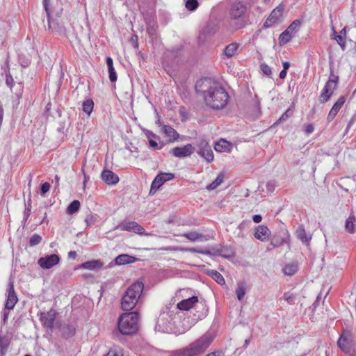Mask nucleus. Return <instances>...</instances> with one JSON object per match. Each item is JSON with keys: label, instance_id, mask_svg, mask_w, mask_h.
Segmentation results:
<instances>
[{"label": "nucleus", "instance_id": "aec40b11", "mask_svg": "<svg viewBox=\"0 0 356 356\" xmlns=\"http://www.w3.org/2000/svg\"><path fill=\"white\" fill-rule=\"evenodd\" d=\"M101 177L108 185H114L119 181L118 176L109 170H104L101 174Z\"/></svg>", "mask_w": 356, "mask_h": 356}, {"label": "nucleus", "instance_id": "dca6fc26", "mask_svg": "<svg viewBox=\"0 0 356 356\" xmlns=\"http://www.w3.org/2000/svg\"><path fill=\"white\" fill-rule=\"evenodd\" d=\"M246 11V6L241 2L234 3L229 9V15L232 19H236L241 17Z\"/></svg>", "mask_w": 356, "mask_h": 356}, {"label": "nucleus", "instance_id": "a18cd8bd", "mask_svg": "<svg viewBox=\"0 0 356 356\" xmlns=\"http://www.w3.org/2000/svg\"><path fill=\"white\" fill-rule=\"evenodd\" d=\"M42 241V237L38 234H34L31 236L29 240V245L33 247L38 245Z\"/></svg>", "mask_w": 356, "mask_h": 356}, {"label": "nucleus", "instance_id": "c9c22d12", "mask_svg": "<svg viewBox=\"0 0 356 356\" xmlns=\"http://www.w3.org/2000/svg\"><path fill=\"white\" fill-rule=\"evenodd\" d=\"M147 137L149 140V146L154 149H161V146H159L157 142L155 140L156 138H157V136L153 134L152 132L149 131L147 134Z\"/></svg>", "mask_w": 356, "mask_h": 356}, {"label": "nucleus", "instance_id": "58836bf2", "mask_svg": "<svg viewBox=\"0 0 356 356\" xmlns=\"http://www.w3.org/2000/svg\"><path fill=\"white\" fill-rule=\"evenodd\" d=\"M80 202L79 200L72 201L67 208V213L68 214L76 213L80 209Z\"/></svg>", "mask_w": 356, "mask_h": 356}, {"label": "nucleus", "instance_id": "bb28decb", "mask_svg": "<svg viewBox=\"0 0 356 356\" xmlns=\"http://www.w3.org/2000/svg\"><path fill=\"white\" fill-rule=\"evenodd\" d=\"M216 31V29L213 26L208 25L205 26L199 36V40L204 41L208 37L213 35Z\"/></svg>", "mask_w": 356, "mask_h": 356}, {"label": "nucleus", "instance_id": "1a4fd4ad", "mask_svg": "<svg viewBox=\"0 0 356 356\" xmlns=\"http://www.w3.org/2000/svg\"><path fill=\"white\" fill-rule=\"evenodd\" d=\"M175 178V175L173 173H167V172H161L156 176L154 179L153 180L151 188L150 193H154L165 182L167 181L172 180Z\"/></svg>", "mask_w": 356, "mask_h": 356}, {"label": "nucleus", "instance_id": "4468645a", "mask_svg": "<svg viewBox=\"0 0 356 356\" xmlns=\"http://www.w3.org/2000/svg\"><path fill=\"white\" fill-rule=\"evenodd\" d=\"M282 17V8L280 7H277L275 8L269 17L266 19V21L264 24V27L268 28L272 26L275 24H278L281 22Z\"/></svg>", "mask_w": 356, "mask_h": 356}, {"label": "nucleus", "instance_id": "473e14b6", "mask_svg": "<svg viewBox=\"0 0 356 356\" xmlns=\"http://www.w3.org/2000/svg\"><path fill=\"white\" fill-rule=\"evenodd\" d=\"M47 19L49 29L56 32L62 31V26L59 25L56 19H52L50 15L47 16Z\"/></svg>", "mask_w": 356, "mask_h": 356}, {"label": "nucleus", "instance_id": "393cba45", "mask_svg": "<svg viewBox=\"0 0 356 356\" xmlns=\"http://www.w3.org/2000/svg\"><path fill=\"white\" fill-rule=\"evenodd\" d=\"M136 261V258L134 257L130 256L129 254H122L118 255L115 259V261L117 265H124L131 264Z\"/></svg>", "mask_w": 356, "mask_h": 356}, {"label": "nucleus", "instance_id": "b1692460", "mask_svg": "<svg viewBox=\"0 0 356 356\" xmlns=\"http://www.w3.org/2000/svg\"><path fill=\"white\" fill-rule=\"evenodd\" d=\"M181 236L192 242H195L197 241H207V238L205 236L197 232H190L184 233Z\"/></svg>", "mask_w": 356, "mask_h": 356}, {"label": "nucleus", "instance_id": "13d9d810", "mask_svg": "<svg viewBox=\"0 0 356 356\" xmlns=\"http://www.w3.org/2000/svg\"><path fill=\"white\" fill-rule=\"evenodd\" d=\"M104 356H121L116 350H111Z\"/></svg>", "mask_w": 356, "mask_h": 356}, {"label": "nucleus", "instance_id": "a211bd4d", "mask_svg": "<svg viewBox=\"0 0 356 356\" xmlns=\"http://www.w3.org/2000/svg\"><path fill=\"white\" fill-rule=\"evenodd\" d=\"M337 344L339 347L346 353L350 354L351 352L353 341L351 338L349 336H346L344 334L341 335L338 341Z\"/></svg>", "mask_w": 356, "mask_h": 356}, {"label": "nucleus", "instance_id": "774afa93", "mask_svg": "<svg viewBox=\"0 0 356 356\" xmlns=\"http://www.w3.org/2000/svg\"><path fill=\"white\" fill-rule=\"evenodd\" d=\"M206 356H219V353H217L216 352H213V353L207 355Z\"/></svg>", "mask_w": 356, "mask_h": 356}, {"label": "nucleus", "instance_id": "9b49d317", "mask_svg": "<svg viewBox=\"0 0 356 356\" xmlns=\"http://www.w3.org/2000/svg\"><path fill=\"white\" fill-rule=\"evenodd\" d=\"M195 151L191 144H187L183 147H175L169 151V154L177 158L190 156Z\"/></svg>", "mask_w": 356, "mask_h": 356}, {"label": "nucleus", "instance_id": "09e8293b", "mask_svg": "<svg viewBox=\"0 0 356 356\" xmlns=\"http://www.w3.org/2000/svg\"><path fill=\"white\" fill-rule=\"evenodd\" d=\"M260 68H261L262 72L265 75H266V76L271 75V74H272L271 67L270 66H268L267 64H266V63L261 64Z\"/></svg>", "mask_w": 356, "mask_h": 356}, {"label": "nucleus", "instance_id": "f257e3e1", "mask_svg": "<svg viewBox=\"0 0 356 356\" xmlns=\"http://www.w3.org/2000/svg\"><path fill=\"white\" fill-rule=\"evenodd\" d=\"M195 89L205 105L211 109L220 110L227 104V92L220 83L213 79L203 78L198 80Z\"/></svg>", "mask_w": 356, "mask_h": 356}, {"label": "nucleus", "instance_id": "f03ea898", "mask_svg": "<svg viewBox=\"0 0 356 356\" xmlns=\"http://www.w3.org/2000/svg\"><path fill=\"white\" fill-rule=\"evenodd\" d=\"M213 336L207 332L186 347L172 351V356H199L211 345Z\"/></svg>", "mask_w": 356, "mask_h": 356}, {"label": "nucleus", "instance_id": "cd10ccee", "mask_svg": "<svg viewBox=\"0 0 356 356\" xmlns=\"http://www.w3.org/2000/svg\"><path fill=\"white\" fill-rule=\"evenodd\" d=\"M296 233L298 238L302 243H307L312 238L311 236H307L302 225H300L297 228Z\"/></svg>", "mask_w": 356, "mask_h": 356}, {"label": "nucleus", "instance_id": "412c9836", "mask_svg": "<svg viewBox=\"0 0 356 356\" xmlns=\"http://www.w3.org/2000/svg\"><path fill=\"white\" fill-rule=\"evenodd\" d=\"M198 302L197 296H192L188 299L183 300L177 304V308L180 310H188Z\"/></svg>", "mask_w": 356, "mask_h": 356}, {"label": "nucleus", "instance_id": "c85d7f7f", "mask_svg": "<svg viewBox=\"0 0 356 356\" xmlns=\"http://www.w3.org/2000/svg\"><path fill=\"white\" fill-rule=\"evenodd\" d=\"M238 48V44L236 43H230L227 45L224 49V55L227 58L232 57L236 52Z\"/></svg>", "mask_w": 356, "mask_h": 356}, {"label": "nucleus", "instance_id": "de8ad7c7", "mask_svg": "<svg viewBox=\"0 0 356 356\" xmlns=\"http://www.w3.org/2000/svg\"><path fill=\"white\" fill-rule=\"evenodd\" d=\"M31 199H29L27 202V207L24 212V222H26V220H28L29 217L31 215Z\"/></svg>", "mask_w": 356, "mask_h": 356}, {"label": "nucleus", "instance_id": "052dcab7", "mask_svg": "<svg viewBox=\"0 0 356 356\" xmlns=\"http://www.w3.org/2000/svg\"><path fill=\"white\" fill-rule=\"evenodd\" d=\"M77 257V254L75 251H70L68 253V257L70 259H75Z\"/></svg>", "mask_w": 356, "mask_h": 356}, {"label": "nucleus", "instance_id": "72a5a7b5", "mask_svg": "<svg viewBox=\"0 0 356 356\" xmlns=\"http://www.w3.org/2000/svg\"><path fill=\"white\" fill-rule=\"evenodd\" d=\"M224 180V174L220 172L218 175L216 179L211 183L209 185L207 186V189L209 191H212L216 189L218 186H220Z\"/></svg>", "mask_w": 356, "mask_h": 356}, {"label": "nucleus", "instance_id": "0eeeda50", "mask_svg": "<svg viewBox=\"0 0 356 356\" xmlns=\"http://www.w3.org/2000/svg\"><path fill=\"white\" fill-rule=\"evenodd\" d=\"M115 229L122 231L133 232L139 235L151 236V234L147 233L145 229L135 221H124L120 222Z\"/></svg>", "mask_w": 356, "mask_h": 356}, {"label": "nucleus", "instance_id": "ea45409f", "mask_svg": "<svg viewBox=\"0 0 356 356\" xmlns=\"http://www.w3.org/2000/svg\"><path fill=\"white\" fill-rule=\"evenodd\" d=\"M82 106L83 111L89 115L92 112L94 103L92 99H87L83 102Z\"/></svg>", "mask_w": 356, "mask_h": 356}, {"label": "nucleus", "instance_id": "4be33fe9", "mask_svg": "<svg viewBox=\"0 0 356 356\" xmlns=\"http://www.w3.org/2000/svg\"><path fill=\"white\" fill-rule=\"evenodd\" d=\"M232 145L225 139H220L215 143L214 149L219 152H230Z\"/></svg>", "mask_w": 356, "mask_h": 356}, {"label": "nucleus", "instance_id": "c03bdc74", "mask_svg": "<svg viewBox=\"0 0 356 356\" xmlns=\"http://www.w3.org/2000/svg\"><path fill=\"white\" fill-rule=\"evenodd\" d=\"M198 5L197 0H187L185 6L188 10L194 11L197 8Z\"/></svg>", "mask_w": 356, "mask_h": 356}, {"label": "nucleus", "instance_id": "f704fd0d", "mask_svg": "<svg viewBox=\"0 0 356 356\" xmlns=\"http://www.w3.org/2000/svg\"><path fill=\"white\" fill-rule=\"evenodd\" d=\"M298 270V264L296 262L288 264L283 269V272L286 275H293Z\"/></svg>", "mask_w": 356, "mask_h": 356}, {"label": "nucleus", "instance_id": "8fccbe9b", "mask_svg": "<svg viewBox=\"0 0 356 356\" xmlns=\"http://www.w3.org/2000/svg\"><path fill=\"white\" fill-rule=\"evenodd\" d=\"M108 74H109V79L111 82H115L118 79V76L116 72L114 69V67H111V68H108Z\"/></svg>", "mask_w": 356, "mask_h": 356}, {"label": "nucleus", "instance_id": "a19ab883", "mask_svg": "<svg viewBox=\"0 0 356 356\" xmlns=\"http://www.w3.org/2000/svg\"><path fill=\"white\" fill-rule=\"evenodd\" d=\"M182 251L189 252L191 253H200L203 254L209 255L211 254V252L209 250H203L201 248H181Z\"/></svg>", "mask_w": 356, "mask_h": 356}, {"label": "nucleus", "instance_id": "4d7b16f0", "mask_svg": "<svg viewBox=\"0 0 356 356\" xmlns=\"http://www.w3.org/2000/svg\"><path fill=\"white\" fill-rule=\"evenodd\" d=\"M49 3V0H43V6H44V10L46 11L47 16H49L50 15Z\"/></svg>", "mask_w": 356, "mask_h": 356}, {"label": "nucleus", "instance_id": "c756f323", "mask_svg": "<svg viewBox=\"0 0 356 356\" xmlns=\"http://www.w3.org/2000/svg\"><path fill=\"white\" fill-rule=\"evenodd\" d=\"M332 33L331 35V38L332 40H334L343 50L346 47V39L343 38V35H340L339 34H338L337 32L334 29V27L332 28Z\"/></svg>", "mask_w": 356, "mask_h": 356}, {"label": "nucleus", "instance_id": "2eb2a0df", "mask_svg": "<svg viewBox=\"0 0 356 356\" xmlns=\"http://www.w3.org/2000/svg\"><path fill=\"white\" fill-rule=\"evenodd\" d=\"M13 339V334L7 332L3 334L2 331L0 330V354L1 356H5L7 350L10 346V343Z\"/></svg>", "mask_w": 356, "mask_h": 356}, {"label": "nucleus", "instance_id": "e2e57ef3", "mask_svg": "<svg viewBox=\"0 0 356 356\" xmlns=\"http://www.w3.org/2000/svg\"><path fill=\"white\" fill-rule=\"evenodd\" d=\"M286 70H282L280 73V78L282 79H284L286 78Z\"/></svg>", "mask_w": 356, "mask_h": 356}, {"label": "nucleus", "instance_id": "338daca9", "mask_svg": "<svg viewBox=\"0 0 356 356\" xmlns=\"http://www.w3.org/2000/svg\"><path fill=\"white\" fill-rule=\"evenodd\" d=\"M54 179H55L56 185V186H58L59 184L60 177L58 175H56Z\"/></svg>", "mask_w": 356, "mask_h": 356}, {"label": "nucleus", "instance_id": "6e6d98bb", "mask_svg": "<svg viewBox=\"0 0 356 356\" xmlns=\"http://www.w3.org/2000/svg\"><path fill=\"white\" fill-rule=\"evenodd\" d=\"M314 127L312 124H307L305 125V132L307 134H312L313 131H314Z\"/></svg>", "mask_w": 356, "mask_h": 356}, {"label": "nucleus", "instance_id": "bf43d9fd", "mask_svg": "<svg viewBox=\"0 0 356 356\" xmlns=\"http://www.w3.org/2000/svg\"><path fill=\"white\" fill-rule=\"evenodd\" d=\"M252 220L255 223H259L261 221L262 217L261 215L259 214L254 215L252 217Z\"/></svg>", "mask_w": 356, "mask_h": 356}, {"label": "nucleus", "instance_id": "5701e85b", "mask_svg": "<svg viewBox=\"0 0 356 356\" xmlns=\"http://www.w3.org/2000/svg\"><path fill=\"white\" fill-rule=\"evenodd\" d=\"M356 218L353 211L350 212L348 218L346 220L345 229L350 234H353L355 232Z\"/></svg>", "mask_w": 356, "mask_h": 356}, {"label": "nucleus", "instance_id": "7ed1b4c3", "mask_svg": "<svg viewBox=\"0 0 356 356\" xmlns=\"http://www.w3.org/2000/svg\"><path fill=\"white\" fill-rule=\"evenodd\" d=\"M143 288L144 284L142 282H136L127 289L121 302V307L123 310L131 311L134 308L143 292Z\"/></svg>", "mask_w": 356, "mask_h": 356}, {"label": "nucleus", "instance_id": "603ef678", "mask_svg": "<svg viewBox=\"0 0 356 356\" xmlns=\"http://www.w3.org/2000/svg\"><path fill=\"white\" fill-rule=\"evenodd\" d=\"M6 83L10 88V90H13V88L14 86V80L10 74H6Z\"/></svg>", "mask_w": 356, "mask_h": 356}, {"label": "nucleus", "instance_id": "20e7f679", "mask_svg": "<svg viewBox=\"0 0 356 356\" xmlns=\"http://www.w3.org/2000/svg\"><path fill=\"white\" fill-rule=\"evenodd\" d=\"M138 313L132 312L122 314L118 321L119 331L124 335L131 334L138 329Z\"/></svg>", "mask_w": 356, "mask_h": 356}, {"label": "nucleus", "instance_id": "f3484780", "mask_svg": "<svg viewBox=\"0 0 356 356\" xmlns=\"http://www.w3.org/2000/svg\"><path fill=\"white\" fill-rule=\"evenodd\" d=\"M270 235L271 232L266 225H258L257 227H256L254 229V237L261 241H268L270 238Z\"/></svg>", "mask_w": 356, "mask_h": 356}, {"label": "nucleus", "instance_id": "3c124183", "mask_svg": "<svg viewBox=\"0 0 356 356\" xmlns=\"http://www.w3.org/2000/svg\"><path fill=\"white\" fill-rule=\"evenodd\" d=\"M283 298L289 304L292 305L294 303V300L296 299V296L293 294H290L288 293H285L283 296Z\"/></svg>", "mask_w": 356, "mask_h": 356}, {"label": "nucleus", "instance_id": "2f4dec72", "mask_svg": "<svg viewBox=\"0 0 356 356\" xmlns=\"http://www.w3.org/2000/svg\"><path fill=\"white\" fill-rule=\"evenodd\" d=\"M163 130L165 135L172 140H176L179 138V134L172 127L164 125Z\"/></svg>", "mask_w": 356, "mask_h": 356}, {"label": "nucleus", "instance_id": "864d4df0", "mask_svg": "<svg viewBox=\"0 0 356 356\" xmlns=\"http://www.w3.org/2000/svg\"><path fill=\"white\" fill-rule=\"evenodd\" d=\"M9 314H10V312H9V310L8 309H4L3 312H2V320H1V323L3 325H6V323H7V321H8V316H9Z\"/></svg>", "mask_w": 356, "mask_h": 356}, {"label": "nucleus", "instance_id": "37998d69", "mask_svg": "<svg viewBox=\"0 0 356 356\" xmlns=\"http://www.w3.org/2000/svg\"><path fill=\"white\" fill-rule=\"evenodd\" d=\"M293 113V109L288 108L274 124L275 125L286 121L289 117L292 115Z\"/></svg>", "mask_w": 356, "mask_h": 356}, {"label": "nucleus", "instance_id": "a878e982", "mask_svg": "<svg viewBox=\"0 0 356 356\" xmlns=\"http://www.w3.org/2000/svg\"><path fill=\"white\" fill-rule=\"evenodd\" d=\"M103 263L100 260L88 261L81 264V268L87 270L99 269L102 267Z\"/></svg>", "mask_w": 356, "mask_h": 356}, {"label": "nucleus", "instance_id": "423d86ee", "mask_svg": "<svg viewBox=\"0 0 356 356\" xmlns=\"http://www.w3.org/2000/svg\"><path fill=\"white\" fill-rule=\"evenodd\" d=\"M197 154L201 157L204 158L207 163H211L213 161L214 156L211 149V147L209 144V142L204 139H200L197 143Z\"/></svg>", "mask_w": 356, "mask_h": 356}, {"label": "nucleus", "instance_id": "e433bc0d", "mask_svg": "<svg viewBox=\"0 0 356 356\" xmlns=\"http://www.w3.org/2000/svg\"><path fill=\"white\" fill-rule=\"evenodd\" d=\"M293 37V35H292L289 32V31H287L286 29L282 32L280 35V37H279V42L280 44H286V43H288L291 40V38Z\"/></svg>", "mask_w": 356, "mask_h": 356}, {"label": "nucleus", "instance_id": "49530a36", "mask_svg": "<svg viewBox=\"0 0 356 356\" xmlns=\"http://www.w3.org/2000/svg\"><path fill=\"white\" fill-rule=\"evenodd\" d=\"M75 334V328L72 325H67L63 328V334L66 337H71Z\"/></svg>", "mask_w": 356, "mask_h": 356}, {"label": "nucleus", "instance_id": "7c9ffc66", "mask_svg": "<svg viewBox=\"0 0 356 356\" xmlns=\"http://www.w3.org/2000/svg\"><path fill=\"white\" fill-rule=\"evenodd\" d=\"M207 275L213 278L218 284L222 285L225 284V281L222 275L215 270H207Z\"/></svg>", "mask_w": 356, "mask_h": 356}, {"label": "nucleus", "instance_id": "f8f14e48", "mask_svg": "<svg viewBox=\"0 0 356 356\" xmlns=\"http://www.w3.org/2000/svg\"><path fill=\"white\" fill-rule=\"evenodd\" d=\"M7 298L5 304L6 309L10 310L14 308L18 301L16 292L14 289L13 282H10L7 289Z\"/></svg>", "mask_w": 356, "mask_h": 356}, {"label": "nucleus", "instance_id": "5fc2aeb1", "mask_svg": "<svg viewBox=\"0 0 356 356\" xmlns=\"http://www.w3.org/2000/svg\"><path fill=\"white\" fill-rule=\"evenodd\" d=\"M50 189V184L48 182L44 183L41 186V194L44 195Z\"/></svg>", "mask_w": 356, "mask_h": 356}, {"label": "nucleus", "instance_id": "39448f33", "mask_svg": "<svg viewBox=\"0 0 356 356\" xmlns=\"http://www.w3.org/2000/svg\"><path fill=\"white\" fill-rule=\"evenodd\" d=\"M339 81V76L334 73L333 67L330 66V72L328 80L326 82L318 97L320 103L324 104L330 99L334 91L338 86Z\"/></svg>", "mask_w": 356, "mask_h": 356}, {"label": "nucleus", "instance_id": "6ab92c4d", "mask_svg": "<svg viewBox=\"0 0 356 356\" xmlns=\"http://www.w3.org/2000/svg\"><path fill=\"white\" fill-rule=\"evenodd\" d=\"M346 102V98L344 96H341L337 101L334 104L331 110L330 111L327 120L328 122H331L334 120L339 111L341 109L342 106Z\"/></svg>", "mask_w": 356, "mask_h": 356}, {"label": "nucleus", "instance_id": "9d476101", "mask_svg": "<svg viewBox=\"0 0 356 356\" xmlns=\"http://www.w3.org/2000/svg\"><path fill=\"white\" fill-rule=\"evenodd\" d=\"M60 262V257L58 254H52L45 257H40L38 260V264L42 269H50Z\"/></svg>", "mask_w": 356, "mask_h": 356}, {"label": "nucleus", "instance_id": "6e6552de", "mask_svg": "<svg viewBox=\"0 0 356 356\" xmlns=\"http://www.w3.org/2000/svg\"><path fill=\"white\" fill-rule=\"evenodd\" d=\"M155 329L161 332H170L172 331L168 312L163 311L160 314Z\"/></svg>", "mask_w": 356, "mask_h": 356}, {"label": "nucleus", "instance_id": "ddd939ff", "mask_svg": "<svg viewBox=\"0 0 356 356\" xmlns=\"http://www.w3.org/2000/svg\"><path fill=\"white\" fill-rule=\"evenodd\" d=\"M56 312L54 309L49 310L47 313H42L40 320L43 326L47 330H52L54 327Z\"/></svg>", "mask_w": 356, "mask_h": 356}, {"label": "nucleus", "instance_id": "0e129e2a", "mask_svg": "<svg viewBox=\"0 0 356 356\" xmlns=\"http://www.w3.org/2000/svg\"><path fill=\"white\" fill-rule=\"evenodd\" d=\"M282 65H283V70H286V71H287V70H288V69L289 68V67H290V63H289V62H288V61H284V62H283Z\"/></svg>", "mask_w": 356, "mask_h": 356}, {"label": "nucleus", "instance_id": "680f3d73", "mask_svg": "<svg viewBox=\"0 0 356 356\" xmlns=\"http://www.w3.org/2000/svg\"><path fill=\"white\" fill-rule=\"evenodd\" d=\"M106 65L108 68H111V67H113V59L111 57H108L106 58Z\"/></svg>", "mask_w": 356, "mask_h": 356}, {"label": "nucleus", "instance_id": "69168bd1", "mask_svg": "<svg viewBox=\"0 0 356 356\" xmlns=\"http://www.w3.org/2000/svg\"><path fill=\"white\" fill-rule=\"evenodd\" d=\"M346 29L347 28L346 27H344L343 29H342L341 30V31L339 32V35H343V38L346 39Z\"/></svg>", "mask_w": 356, "mask_h": 356}, {"label": "nucleus", "instance_id": "79ce46f5", "mask_svg": "<svg viewBox=\"0 0 356 356\" xmlns=\"http://www.w3.org/2000/svg\"><path fill=\"white\" fill-rule=\"evenodd\" d=\"M236 293L238 300L239 301L242 300L245 295V289L243 284L241 283L238 284V287L236 289Z\"/></svg>", "mask_w": 356, "mask_h": 356}, {"label": "nucleus", "instance_id": "4c0bfd02", "mask_svg": "<svg viewBox=\"0 0 356 356\" xmlns=\"http://www.w3.org/2000/svg\"><path fill=\"white\" fill-rule=\"evenodd\" d=\"M301 22L298 19L293 21L286 29L289 32L294 36V35L299 31Z\"/></svg>", "mask_w": 356, "mask_h": 356}]
</instances>
